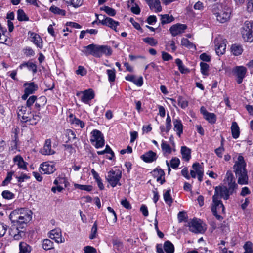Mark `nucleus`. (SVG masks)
I'll use <instances>...</instances> for the list:
<instances>
[{"instance_id":"nucleus-43","label":"nucleus","mask_w":253,"mask_h":253,"mask_svg":"<svg viewBox=\"0 0 253 253\" xmlns=\"http://www.w3.org/2000/svg\"><path fill=\"white\" fill-rule=\"evenodd\" d=\"M181 45L184 46L189 49H196V46L191 42L187 39L183 38L181 42Z\"/></svg>"},{"instance_id":"nucleus-60","label":"nucleus","mask_w":253,"mask_h":253,"mask_svg":"<svg viewBox=\"0 0 253 253\" xmlns=\"http://www.w3.org/2000/svg\"><path fill=\"white\" fill-rule=\"evenodd\" d=\"M15 178L17 179L18 182L21 183L24 182L25 180L28 179L30 178V176H28L26 174L22 173L21 175L18 176L17 175H14Z\"/></svg>"},{"instance_id":"nucleus-13","label":"nucleus","mask_w":253,"mask_h":253,"mask_svg":"<svg viewBox=\"0 0 253 253\" xmlns=\"http://www.w3.org/2000/svg\"><path fill=\"white\" fill-rule=\"evenodd\" d=\"M27 108L23 106L18 107V117L21 121L25 123L32 121L28 116L31 111H27Z\"/></svg>"},{"instance_id":"nucleus-34","label":"nucleus","mask_w":253,"mask_h":253,"mask_svg":"<svg viewBox=\"0 0 253 253\" xmlns=\"http://www.w3.org/2000/svg\"><path fill=\"white\" fill-rule=\"evenodd\" d=\"M161 16V23L162 25L169 23L174 21V17L172 15L169 14L160 15Z\"/></svg>"},{"instance_id":"nucleus-51","label":"nucleus","mask_w":253,"mask_h":253,"mask_svg":"<svg viewBox=\"0 0 253 253\" xmlns=\"http://www.w3.org/2000/svg\"><path fill=\"white\" fill-rule=\"evenodd\" d=\"M74 187H75V188L88 192L91 191L92 189V186L91 185H81L79 184H75Z\"/></svg>"},{"instance_id":"nucleus-31","label":"nucleus","mask_w":253,"mask_h":253,"mask_svg":"<svg viewBox=\"0 0 253 253\" xmlns=\"http://www.w3.org/2000/svg\"><path fill=\"white\" fill-rule=\"evenodd\" d=\"M112 244L114 249L116 252H122L123 250L124 246L123 242L117 239L112 240Z\"/></svg>"},{"instance_id":"nucleus-53","label":"nucleus","mask_w":253,"mask_h":253,"mask_svg":"<svg viewBox=\"0 0 253 253\" xmlns=\"http://www.w3.org/2000/svg\"><path fill=\"white\" fill-rule=\"evenodd\" d=\"M161 148L164 153L170 154L171 152V148L169 145L163 140L162 142Z\"/></svg>"},{"instance_id":"nucleus-19","label":"nucleus","mask_w":253,"mask_h":253,"mask_svg":"<svg viewBox=\"0 0 253 253\" xmlns=\"http://www.w3.org/2000/svg\"><path fill=\"white\" fill-rule=\"evenodd\" d=\"M152 173L154 177H157V181L159 182L161 185L166 182L165 173L163 169L156 168L152 171Z\"/></svg>"},{"instance_id":"nucleus-48","label":"nucleus","mask_w":253,"mask_h":253,"mask_svg":"<svg viewBox=\"0 0 253 253\" xmlns=\"http://www.w3.org/2000/svg\"><path fill=\"white\" fill-rule=\"evenodd\" d=\"M108 76V80L110 82H113L116 78V71L114 69H108L106 71Z\"/></svg>"},{"instance_id":"nucleus-21","label":"nucleus","mask_w":253,"mask_h":253,"mask_svg":"<svg viewBox=\"0 0 253 253\" xmlns=\"http://www.w3.org/2000/svg\"><path fill=\"white\" fill-rule=\"evenodd\" d=\"M173 123L174 125V130L176 131L177 135L180 137L183 133V126L181 121L178 118H173Z\"/></svg>"},{"instance_id":"nucleus-16","label":"nucleus","mask_w":253,"mask_h":253,"mask_svg":"<svg viewBox=\"0 0 253 253\" xmlns=\"http://www.w3.org/2000/svg\"><path fill=\"white\" fill-rule=\"evenodd\" d=\"M187 27L185 24L177 23L172 25L169 28V31L173 36H176L184 33Z\"/></svg>"},{"instance_id":"nucleus-59","label":"nucleus","mask_w":253,"mask_h":253,"mask_svg":"<svg viewBox=\"0 0 253 253\" xmlns=\"http://www.w3.org/2000/svg\"><path fill=\"white\" fill-rule=\"evenodd\" d=\"M71 123L73 124H75L77 126H80L81 128H83L84 127V123L83 121L81 120L74 117L71 121Z\"/></svg>"},{"instance_id":"nucleus-50","label":"nucleus","mask_w":253,"mask_h":253,"mask_svg":"<svg viewBox=\"0 0 253 253\" xmlns=\"http://www.w3.org/2000/svg\"><path fill=\"white\" fill-rule=\"evenodd\" d=\"M201 72V73L205 76L208 75V71L209 69V66L208 64L205 62L200 63Z\"/></svg>"},{"instance_id":"nucleus-24","label":"nucleus","mask_w":253,"mask_h":253,"mask_svg":"<svg viewBox=\"0 0 253 253\" xmlns=\"http://www.w3.org/2000/svg\"><path fill=\"white\" fill-rule=\"evenodd\" d=\"M14 162L18 166L19 168L26 170L28 163L25 162L20 155H17L13 158Z\"/></svg>"},{"instance_id":"nucleus-11","label":"nucleus","mask_w":253,"mask_h":253,"mask_svg":"<svg viewBox=\"0 0 253 253\" xmlns=\"http://www.w3.org/2000/svg\"><path fill=\"white\" fill-rule=\"evenodd\" d=\"M81 95V100L84 103H88L89 101L94 98L95 94L94 91L92 89L85 90L84 91L78 92L76 93V96H80Z\"/></svg>"},{"instance_id":"nucleus-23","label":"nucleus","mask_w":253,"mask_h":253,"mask_svg":"<svg viewBox=\"0 0 253 253\" xmlns=\"http://www.w3.org/2000/svg\"><path fill=\"white\" fill-rule=\"evenodd\" d=\"M49 237L57 243H62L61 232L59 229H55L50 232Z\"/></svg>"},{"instance_id":"nucleus-62","label":"nucleus","mask_w":253,"mask_h":253,"mask_svg":"<svg viewBox=\"0 0 253 253\" xmlns=\"http://www.w3.org/2000/svg\"><path fill=\"white\" fill-rule=\"evenodd\" d=\"M166 49L169 50L168 47H169L171 49L173 52L175 51L176 49V46H175V42L173 40H172L170 42H169L166 43Z\"/></svg>"},{"instance_id":"nucleus-9","label":"nucleus","mask_w":253,"mask_h":253,"mask_svg":"<svg viewBox=\"0 0 253 253\" xmlns=\"http://www.w3.org/2000/svg\"><path fill=\"white\" fill-rule=\"evenodd\" d=\"M231 13V8L227 5H225L220 11L219 15H217L216 19L221 23H225L230 19Z\"/></svg>"},{"instance_id":"nucleus-44","label":"nucleus","mask_w":253,"mask_h":253,"mask_svg":"<svg viewBox=\"0 0 253 253\" xmlns=\"http://www.w3.org/2000/svg\"><path fill=\"white\" fill-rule=\"evenodd\" d=\"M100 10L101 11H104L108 15L110 16H114L116 14V10L108 6L101 7L100 8Z\"/></svg>"},{"instance_id":"nucleus-1","label":"nucleus","mask_w":253,"mask_h":253,"mask_svg":"<svg viewBox=\"0 0 253 253\" xmlns=\"http://www.w3.org/2000/svg\"><path fill=\"white\" fill-rule=\"evenodd\" d=\"M224 181L226 185H219L215 187L212 202L220 203L219 198H223L226 200L229 199L230 195L237 193L238 185L236 183L234 176L230 171L227 172Z\"/></svg>"},{"instance_id":"nucleus-7","label":"nucleus","mask_w":253,"mask_h":253,"mask_svg":"<svg viewBox=\"0 0 253 253\" xmlns=\"http://www.w3.org/2000/svg\"><path fill=\"white\" fill-rule=\"evenodd\" d=\"M92 138L90 139L91 142H96L95 147L96 148L102 147L105 144L104 136L102 132L97 129L93 130L91 132Z\"/></svg>"},{"instance_id":"nucleus-63","label":"nucleus","mask_w":253,"mask_h":253,"mask_svg":"<svg viewBox=\"0 0 253 253\" xmlns=\"http://www.w3.org/2000/svg\"><path fill=\"white\" fill-rule=\"evenodd\" d=\"M7 229V226L0 222V237H2L5 235Z\"/></svg>"},{"instance_id":"nucleus-38","label":"nucleus","mask_w":253,"mask_h":253,"mask_svg":"<svg viewBox=\"0 0 253 253\" xmlns=\"http://www.w3.org/2000/svg\"><path fill=\"white\" fill-rule=\"evenodd\" d=\"M192 168L197 173V174L204 173L203 163L200 164L198 162H195L192 165Z\"/></svg>"},{"instance_id":"nucleus-42","label":"nucleus","mask_w":253,"mask_h":253,"mask_svg":"<svg viewBox=\"0 0 253 253\" xmlns=\"http://www.w3.org/2000/svg\"><path fill=\"white\" fill-rule=\"evenodd\" d=\"M53 244L50 239H45L43 240L42 247L45 250H49L53 248Z\"/></svg>"},{"instance_id":"nucleus-5","label":"nucleus","mask_w":253,"mask_h":253,"mask_svg":"<svg viewBox=\"0 0 253 253\" xmlns=\"http://www.w3.org/2000/svg\"><path fill=\"white\" fill-rule=\"evenodd\" d=\"M242 37L247 42H253V21H246L241 30Z\"/></svg>"},{"instance_id":"nucleus-12","label":"nucleus","mask_w":253,"mask_h":253,"mask_svg":"<svg viewBox=\"0 0 253 253\" xmlns=\"http://www.w3.org/2000/svg\"><path fill=\"white\" fill-rule=\"evenodd\" d=\"M9 234L13 236L15 240H20L26 236V228L22 229L21 228H14L13 224L11 225L9 229Z\"/></svg>"},{"instance_id":"nucleus-15","label":"nucleus","mask_w":253,"mask_h":253,"mask_svg":"<svg viewBox=\"0 0 253 253\" xmlns=\"http://www.w3.org/2000/svg\"><path fill=\"white\" fill-rule=\"evenodd\" d=\"M215 50L218 55L223 54L226 50V45L224 40L216 39L214 41Z\"/></svg>"},{"instance_id":"nucleus-39","label":"nucleus","mask_w":253,"mask_h":253,"mask_svg":"<svg viewBox=\"0 0 253 253\" xmlns=\"http://www.w3.org/2000/svg\"><path fill=\"white\" fill-rule=\"evenodd\" d=\"M231 51L233 55L238 56L242 54L243 49L240 45L233 44L231 47Z\"/></svg>"},{"instance_id":"nucleus-52","label":"nucleus","mask_w":253,"mask_h":253,"mask_svg":"<svg viewBox=\"0 0 253 253\" xmlns=\"http://www.w3.org/2000/svg\"><path fill=\"white\" fill-rule=\"evenodd\" d=\"M1 195L4 199H7V200L12 199L15 197L14 194L11 192L9 190H4L2 192Z\"/></svg>"},{"instance_id":"nucleus-20","label":"nucleus","mask_w":253,"mask_h":253,"mask_svg":"<svg viewBox=\"0 0 253 253\" xmlns=\"http://www.w3.org/2000/svg\"><path fill=\"white\" fill-rule=\"evenodd\" d=\"M41 152L42 154L45 155H49L55 153V151L51 149V141L50 139L45 140L44 146L41 149Z\"/></svg>"},{"instance_id":"nucleus-47","label":"nucleus","mask_w":253,"mask_h":253,"mask_svg":"<svg viewBox=\"0 0 253 253\" xmlns=\"http://www.w3.org/2000/svg\"><path fill=\"white\" fill-rule=\"evenodd\" d=\"M14 171H11L7 173V175L5 179L2 182V186H4L7 185L12 179V176L14 175Z\"/></svg>"},{"instance_id":"nucleus-58","label":"nucleus","mask_w":253,"mask_h":253,"mask_svg":"<svg viewBox=\"0 0 253 253\" xmlns=\"http://www.w3.org/2000/svg\"><path fill=\"white\" fill-rule=\"evenodd\" d=\"M37 100V96L35 95H33L30 96L27 100L26 102V106L28 108H30L34 103Z\"/></svg>"},{"instance_id":"nucleus-37","label":"nucleus","mask_w":253,"mask_h":253,"mask_svg":"<svg viewBox=\"0 0 253 253\" xmlns=\"http://www.w3.org/2000/svg\"><path fill=\"white\" fill-rule=\"evenodd\" d=\"M17 19L19 21H28L29 20L28 16L23 10L19 9L17 10Z\"/></svg>"},{"instance_id":"nucleus-40","label":"nucleus","mask_w":253,"mask_h":253,"mask_svg":"<svg viewBox=\"0 0 253 253\" xmlns=\"http://www.w3.org/2000/svg\"><path fill=\"white\" fill-rule=\"evenodd\" d=\"M49 10L55 14H58L61 16H65L66 13L65 10L61 9L54 5L51 6L49 8Z\"/></svg>"},{"instance_id":"nucleus-61","label":"nucleus","mask_w":253,"mask_h":253,"mask_svg":"<svg viewBox=\"0 0 253 253\" xmlns=\"http://www.w3.org/2000/svg\"><path fill=\"white\" fill-rule=\"evenodd\" d=\"M178 104L182 108H185L188 106L187 101L180 96L178 97Z\"/></svg>"},{"instance_id":"nucleus-17","label":"nucleus","mask_w":253,"mask_h":253,"mask_svg":"<svg viewBox=\"0 0 253 253\" xmlns=\"http://www.w3.org/2000/svg\"><path fill=\"white\" fill-rule=\"evenodd\" d=\"M213 205L211 207V211L217 219L221 220L223 219V217L217 214V209H218L219 210V208H221V212L224 213L225 207L221 200H220V203H216L215 202H213Z\"/></svg>"},{"instance_id":"nucleus-6","label":"nucleus","mask_w":253,"mask_h":253,"mask_svg":"<svg viewBox=\"0 0 253 253\" xmlns=\"http://www.w3.org/2000/svg\"><path fill=\"white\" fill-rule=\"evenodd\" d=\"M122 177V172L119 170L116 171L113 169L107 173L106 177V180L112 187H115L117 185H121L120 180Z\"/></svg>"},{"instance_id":"nucleus-25","label":"nucleus","mask_w":253,"mask_h":253,"mask_svg":"<svg viewBox=\"0 0 253 253\" xmlns=\"http://www.w3.org/2000/svg\"><path fill=\"white\" fill-rule=\"evenodd\" d=\"M24 86L25 87L24 91L30 94L34 93L38 88V85L34 82L25 83Z\"/></svg>"},{"instance_id":"nucleus-55","label":"nucleus","mask_w":253,"mask_h":253,"mask_svg":"<svg viewBox=\"0 0 253 253\" xmlns=\"http://www.w3.org/2000/svg\"><path fill=\"white\" fill-rule=\"evenodd\" d=\"M153 8L156 9L155 11L156 12H159L162 11V8L159 0H154V1H153L152 9Z\"/></svg>"},{"instance_id":"nucleus-10","label":"nucleus","mask_w":253,"mask_h":253,"mask_svg":"<svg viewBox=\"0 0 253 253\" xmlns=\"http://www.w3.org/2000/svg\"><path fill=\"white\" fill-rule=\"evenodd\" d=\"M232 72L237 77V83L240 84L242 83L243 80L246 76L247 69L243 66H236L233 69Z\"/></svg>"},{"instance_id":"nucleus-3","label":"nucleus","mask_w":253,"mask_h":253,"mask_svg":"<svg viewBox=\"0 0 253 253\" xmlns=\"http://www.w3.org/2000/svg\"><path fill=\"white\" fill-rule=\"evenodd\" d=\"M246 163L242 156H239L235 162L233 169L237 178L238 183L240 185H247L249 183V177L246 169Z\"/></svg>"},{"instance_id":"nucleus-46","label":"nucleus","mask_w":253,"mask_h":253,"mask_svg":"<svg viewBox=\"0 0 253 253\" xmlns=\"http://www.w3.org/2000/svg\"><path fill=\"white\" fill-rule=\"evenodd\" d=\"M143 41L152 46H155L158 44V41L153 37H146L143 39Z\"/></svg>"},{"instance_id":"nucleus-29","label":"nucleus","mask_w":253,"mask_h":253,"mask_svg":"<svg viewBox=\"0 0 253 253\" xmlns=\"http://www.w3.org/2000/svg\"><path fill=\"white\" fill-rule=\"evenodd\" d=\"M33 35L32 37V41L37 46V47L41 49L42 48V40L41 37L37 34L32 33V36Z\"/></svg>"},{"instance_id":"nucleus-2","label":"nucleus","mask_w":253,"mask_h":253,"mask_svg":"<svg viewBox=\"0 0 253 253\" xmlns=\"http://www.w3.org/2000/svg\"><path fill=\"white\" fill-rule=\"evenodd\" d=\"M32 211L25 208H20L13 211L9 215V218L13 228L17 229L21 228L24 229L26 228L27 223L32 219Z\"/></svg>"},{"instance_id":"nucleus-35","label":"nucleus","mask_w":253,"mask_h":253,"mask_svg":"<svg viewBox=\"0 0 253 253\" xmlns=\"http://www.w3.org/2000/svg\"><path fill=\"white\" fill-rule=\"evenodd\" d=\"M164 200L166 204L170 206L173 202V199L170 195V189H168L163 194Z\"/></svg>"},{"instance_id":"nucleus-8","label":"nucleus","mask_w":253,"mask_h":253,"mask_svg":"<svg viewBox=\"0 0 253 253\" xmlns=\"http://www.w3.org/2000/svg\"><path fill=\"white\" fill-rule=\"evenodd\" d=\"M189 231L195 233H203L205 229L202 226V221L197 219H194L188 223Z\"/></svg>"},{"instance_id":"nucleus-14","label":"nucleus","mask_w":253,"mask_h":253,"mask_svg":"<svg viewBox=\"0 0 253 253\" xmlns=\"http://www.w3.org/2000/svg\"><path fill=\"white\" fill-rule=\"evenodd\" d=\"M102 16L103 18L102 20H99L98 23H101L103 25L108 26L116 31V28L119 26V23L111 18L106 17L105 15Z\"/></svg>"},{"instance_id":"nucleus-18","label":"nucleus","mask_w":253,"mask_h":253,"mask_svg":"<svg viewBox=\"0 0 253 253\" xmlns=\"http://www.w3.org/2000/svg\"><path fill=\"white\" fill-rule=\"evenodd\" d=\"M158 158L156 153L150 150L140 156V158L145 163H150L155 161Z\"/></svg>"},{"instance_id":"nucleus-30","label":"nucleus","mask_w":253,"mask_h":253,"mask_svg":"<svg viewBox=\"0 0 253 253\" xmlns=\"http://www.w3.org/2000/svg\"><path fill=\"white\" fill-rule=\"evenodd\" d=\"M19 253H30L31 251V247L25 242H21L19 243Z\"/></svg>"},{"instance_id":"nucleus-26","label":"nucleus","mask_w":253,"mask_h":253,"mask_svg":"<svg viewBox=\"0 0 253 253\" xmlns=\"http://www.w3.org/2000/svg\"><path fill=\"white\" fill-rule=\"evenodd\" d=\"M19 67L22 68L23 67H27L29 71H32L33 74L37 72V66L36 64L30 62H25L22 63Z\"/></svg>"},{"instance_id":"nucleus-57","label":"nucleus","mask_w":253,"mask_h":253,"mask_svg":"<svg viewBox=\"0 0 253 253\" xmlns=\"http://www.w3.org/2000/svg\"><path fill=\"white\" fill-rule=\"evenodd\" d=\"M170 164L172 169H176L180 164V160L176 157L173 158L170 161Z\"/></svg>"},{"instance_id":"nucleus-45","label":"nucleus","mask_w":253,"mask_h":253,"mask_svg":"<svg viewBox=\"0 0 253 253\" xmlns=\"http://www.w3.org/2000/svg\"><path fill=\"white\" fill-rule=\"evenodd\" d=\"M204 118L211 124H214L216 121V116L213 113L209 112Z\"/></svg>"},{"instance_id":"nucleus-41","label":"nucleus","mask_w":253,"mask_h":253,"mask_svg":"<svg viewBox=\"0 0 253 253\" xmlns=\"http://www.w3.org/2000/svg\"><path fill=\"white\" fill-rule=\"evenodd\" d=\"M6 32V29L3 28L0 23V43H3L7 41Z\"/></svg>"},{"instance_id":"nucleus-33","label":"nucleus","mask_w":253,"mask_h":253,"mask_svg":"<svg viewBox=\"0 0 253 253\" xmlns=\"http://www.w3.org/2000/svg\"><path fill=\"white\" fill-rule=\"evenodd\" d=\"M164 249L167 253H173L174 252V245L169 240L165 242L164 244Z\"/></svg>"},{"instance_id":"nucleus-27","label":"nucleus","mask_w":253,"mask_h":253,"mask_svg":"<svg viewBox=\"0 0 253 253\" xmlns=\"http://www.w3.org/2000/svg\"><path fill=\"white\" fill-rule=\"evenodd\" d=\"M181 153L182 158L184 161L188 162L191 159V149L186 146L181 147Z\"/></svg>"},{"instance_id":"nucleus-49","label":"nucleus","mask_w":253,"mask_h":253,"mask_svg":"<svg viewBox=\"0 0 253 253\" xmlns=\"http://www.w3.org/2000/svg\"><path fill=\"white\" fill-rule=\"evenodd\" d=\"M244 253H253V244L250 241L246 242L244 245Z\"/></svg>"},{"instance_id":"nucleus-4","label":"nucleus","mask_w":253,"mask_h":253,"mask_svg":"<svg viewBox=\"0 0 253 253\" xmlns=\"http://www.w3.org/2000/svg\"><path fill=\"white\" fill-rule=\"evenodd\" d=\"M82 52L86 56L91 55L96 58H100L103 55L109 56L112 54V50L110 46L94 43L84 46Z\"/></svg>"},{"instance_id":"nucleus-28","label":"nucleus","mask_w":253,"mask_h":253,"mask_svg":"<svg viewBox=\"0 0 253 253\" xmlns=\"http://www.w3.org/2000/svg\"><path fill=\"white\" fill-rule=\"evenodd\" d=\"M232 135L233 138L237 139L240 135V130L237 123L234 122L232 123L231 127Z\"/></svg>"},{"instance_id":"nucleus-56","label":"nucleus","mask_w":253,"mask_h":253,"mask_svg":"<svg viewBox=\"0 0 253 253\" xmlns=\"http://www.w3.org/2000/svg\"><path fill=\"white\" fill-rule=\"evenodd\" d=\"M97 232V222L95 221L91 228V233L89 235V238L90 239H93L96 237Z\"/></svg>"},{"instance_id":"nucleus-32","label":"nucleus","mask_w":253,"mask_h":253,"mask_svg":"<svg viewBox=\"0 0 253 253\" xmlns=\"http://www.w3.org/2000/svg\"><path fill=\"white\" fill-rule=\"evenodd\" d=\"M224 6H225V5L222 3L220 4L216 3L212 5L211 12L217 17V15H219L220 11L222 10Z\"/></svg>"},{"instance_id":"nucleus-36","label":"nucleus","mask_w":253,"mask_h":253,"mask_svg":"<svg viewBox=\"0 0 253 253\" xmlns=\"http://www.w3.org/2000/svg\"><path fill=\"white\" fill-rule=\"evenodd\" d=\"M175 63L178 66V70L182 74H185L189 72V70L183 65L181 59L177 58L175 60Z\"/></svg>"},{"instance_id":"nucleus-64","label":"nucleus","mask_w":253,"mask_h":253,"mask_svg":"<svg viewBox=\"0 0 253 253\" xmlns=\"http://www.w3.org/2000/svg\"><path fill=\"white\" fill-rule=\"evenodd\" d=\"M84 253H97L96 250L91 246H86L84 248Z\"/></svg>"},{"instance_id":"nucleus-54","label":"nucleus","mask_w":253,"mask_h":253,"mask_svg":"<svg viewBox=\"0 0 253 253\" xmlns=\"http://www.w3.org/2000/svg\"><path fill=\"white\" fill-rule=\"evenodd\" d=\"M131 4H133L131 8V11L135 14H139L140 13V9L137 4L134 3V0H131Z\"/></svg>"},{"instance_id":"nucleus-22","label":"nucleus","mask_w":253,"mask_h":253,"mask_svg":"<svg viewBox=\"0 0 253 253\" xmlns=\"http://www.w3.org/2000/svg\"><path fill=\"white\" fill-rule=\"evenodd\" d=\"M40 168L44 172V174H47L53 173L56 170L55 166L53 165L48 164L47 162L42 164Z\"/></svg>"}]
</instances>
